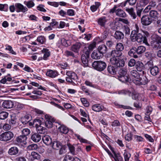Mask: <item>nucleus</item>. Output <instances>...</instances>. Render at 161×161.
Listing matches in <instances>:
<instances>
[{"instance_id":"obj_1","label":"nucleus","mask_w":161,"mask_h":161,"mask_svg":"<svg viewBox=\"0 0 161 161\" xmlns=\"http://www.w3.org/2000/svg\"><path fill=\"white\" fill-rule=\"evenodd\" d=\"M135 31L132 32L130 34V38L133 41H136L140 43L143 42L147 46L149 44L147 42V38L143 37V36L140 33L135 34Z\"/></svg>"},{"instance_id":"obj_2","label":"nucleus","mask_w":161,"mask_h":161,"mask_svg":"<svg viewBox=\"0 0 161 161\" xmlns=\"http://www.w3.org/2000/svg\"><path fill=\"white\" fill-rule=\"evenodd\" d=\"M92 66L96 70L101 71L106 68L107 64L105 62L102 61H95L92 64Z\"/></svg>"},{"instance_id":"obj_3","label":"nucleus","mask_w":161,"mask_h":161,"mask_svg":"<svg viewBox=\"0 0 161 161\" xmlns=\"http://www.w3.org/2000/svg\"><path fill=\"white\" fill-rule=\"evenodd\" d=\"M67 76L66 78V81L72 83V84H75V81H77L78 77L77 75L74 72L69 71L66 72Z\"/></svg>"},{"instance_id":"obj_4","label":"nucleus","mask_w":161,"mask_h":161,"mask_svg":"<svg viewBox=\"0 0 161 161\" xmlns=\"http://www.w3.org/2000/svg\"><path fill=\"white\" fill-rule=\"evenodd\" d=\"M14 134L10 131H6L0 135V140L7 142L11 140L14 137Z\"/></svg>"},{"instance_id":"obj_5","label":"nucleus","mask_w":161,"mask_h":161,"mask_svg":"<svg viewBox=\"0 0 161 161\" xmlns=\"http://www.w3.org/2000/svg\"><path fill=\"white\" fill-rule=\"evenodd\" d=\"M111 64L117 67H122L125 65V61L121 57L110 59Z\"/></svg>"},{"instance_id":"obj_6","label":"nucleus","mask_w":161,"mask_h":161,"mask_svg":"<svg viewBox=\"0 0 161 161\" xmlns=\"http://www.w3.org/2000/svg\"><path fill=\"white\" fill-rule=\"evenodd\" d=\"M45 125L48 128H51L53 126V123L55 121L54 118L48 115H45Z\"/></svg>"},{"instance_id":"obj_7","label":"nucleus","mask_w":161,"mask_h":161,"mask_svg":"<svg viewBox=\"0 0 161 161\" xmlns=\"http://www.w3.org/2000/svg\"><path fill=\"white\" fill-rule=\"evenodd\" d=\"M122 52H120L116 49L113 50L110 53V56L111 57L110 59L117 58L122 56Z\"/></svg>"},{"instance_id":"obj_8","label":"nucleus","mask_w":161,"mask_h":161,"mask_svg":"<svg viewBox=\"0 0 161 161\" xmlns=\"http://www.w3.org/2000/svg\"><path fill=\"white\" fill-rule=\"evenodd\" d=\"M158 36H155V39L152 41L151 42V46L155 50H157L161 48V45L160 44V41Z\"/></svg>"},{"instance_id":"obj_9","label":"nucleus","mask_w":161,"mask_h":161,"mask_svg":"<svg viewBox=\"0 0 161 161\" xmlns=\"http://www.w3.org/2000/svg\"><path fill=\"white\" fill-rule=\"evenodd\" d=\"M152 19L148 15L143 16L141 18V22L142 25H148L151 24Z\"/></svg>"},{"instance_id":"obj_10","label":"nucleus","mask_w":161,"mask_h":161,"mask_svg":"<svg viewBox=\"0 0 161 161\" xmlns=\"http://www.w3.org/2000/svg\"><path fill=\"white\" fill-rule=\"evenodd\" d=\"M134 82L136 85H145L146 84L148 81L147 79L145 76H143L142 78L140 77L137 79L134 80Z\"/></svg>"},{"instance_id":"obj_11","label":"nucleus","mask_w":161,"mask_h":161,"mask_svg":"<svg viewBox=\"0 0 161 161\" xmlns=\"http://www.w3.org/2000/svg\"><path fill=\"white\" fill-rule=\"evenodd\" d=\"M135 67L138 71L142 72L141 75H144V74L145 73L144 71L145 67L142 62L139 61L136 62V63Z\"/></svg>"},{"instance_id":"obj_12","label":"nucleus","mask_w":161,"mask_h":161,"mask_svg":"<svg viewBox=\"0 0 161 161\" xmlns=\"http://www.w3.org/2000/svg\"><path fill=\"white\" fill-rule=\"evenodd\" d=\"M15 7L17 9L16 10V11L17 12H22L23 13H25L28 10L27 8L24 6L23 5L20 3H16L15 4Z\"/></svg>"},{"instance_id":"obj_13","label":"nucleus","mask_w":161,"mask_h":161,"mask_svg":"<svg viewBox=\"0 0 161 161\" xmlns=\"http://www.w3.org/2000/svg\"><path fill=\"white\" fill-rule=\"evenodd\" d=\"M58 72L55 70L48 69L46 73V75L51 78H55L58 75Z\"/></svg>"},{"instance_id":"obj_14","label":"nucleus","mask_w":161,"mask_h":161,"mask_svg":"<svg viewBox=\"0 0 161 161\" xmlns=\"http://www.w3.org/2000/svg\"><path fill=\"white\" fill-rule=\"evenodd\" d=\"M114 36L117 40H121L124 38V34L123 32L117 30L115 31Z\"/></svg>"},{"instance_id":"obj_15","label":"nucleus","mask_w":161,"mask_h":161,"mask_svg":"<svg viewBox=\"0 0 161 161\" xmlns=\"http://www.w3.org/2000/svg\"><path fill=\"white\" fill-rule=\"evenodd\" d=\"M14 105V103L11 100H6L4 101L3 104V107L6 108H12Z\"/></svg>"},{"instance_id":"obj_16","label":"nucleus","mask_w":161,"mask_h":161,"mask_svg":"<svg viewBox=\"0 0 161 161\" xmlns=\"http://www.w3.org/2000/svg\"><path fill=\"white\" fill-rule=\"evenodd\" d=\"M19 149L16 147H13L10 148L8 150V153L11 156L15 155L19 153Z\"/></svg>"},{"instance_id":"obj_17","label":"nucleus","mask_w":161,"mask_h":161,"mask_svg":"<svg viewBox=\"0 0 161 161\" xmlns=\"http://www.w3.org/2000/svg\"><path fill=\"white\" fill-rule=\"evenodd\" d=\"M31 140L35 142H39L41 140V136L38 133H34L31 136Z\"/></svg>"},{"instance_id":"obj_18","label":"nucleus","mask_w":161,"mask_h":161,"mask_svg":"<svg viewBox=\"0 0 161 161\" xmlns=\"http://www.w3.org/2000/svg\"><path fill=\"white\" fill-rule=\"evenodd\" d=\"M27 139L26 136H20L17 137L16 139V144H19L21 143H23L25 144L26 143V141Z\"/></svg>"},{"instance_id":"obj_19","label":"nucleus","mask_w":161,"mask_h":161,"mask_svg":"<svg viewBox=\"0 0 161 161\" xmlns=\"http://www.w3.org/2000/svg\"><path fill=\"white\" fill-rule=\"evenodd\" d=\"M59 126L58 128V130L62 134H66L68 131V128L64 125L58 124Z\"/></svg>"},{"instance_id":"obj_20","label":"nucleus","mask_w":161,"mask_h":161,"mask_svg":"<svg viewBox=\"0 0 161 161\" xmlns=\"http://www.w3.org/2000/svg\"><path fill=\"white\" fill-rule=\"evenodd\" d=\"M43 142L47 145H51L52 143V139L48 135L44 136L42 137Z\"/></svg>"},{"instance_id":"obj_21","label":"nucleus","mask_w":161,"mask_h":161,"mask_svg":"<svg viewBox=\"0 0 161 161\" xmlns=\"http://www.w3.org/2000/svg\"><path fill=\"white\" fill-rule=\"evenodd\" d=\"M81 46V44L79 42L76 43L73 45L71 47V50L75 53H78L80 48Z\"/></svg>"},{"instance_id":"obj_22","label":"nucleus","mask_w":161,"mask_h":161,"mask_svg":"<svg viewBox=\"0 0 161 161\" xmlns=\"http://www.w3.org/2000/svg\"><path fill=\"white\" fill-rule=\"evenodd\" d=\"M136 54V47L132 48L128 52V54L130 56L135 58H138V56Z\"/></svg>"},{"instance_id":"obj_23","label":"nucleus","mask_w":161,"mask_h":161,"mask_svg":"<svg viewBox=\"0 0 161 161\" xmlns=\"http://www.w3.org/2000/svg\"><path fill=\"white\" fill-rule=\"evenodd\" d=\"M51 144L52 147L55 149L58 150L61 147L62 144L60 142L58 141H56L53 142Z\"/></svg>"},{"instance_id":"obj_24","label":"nucleus","mask_w":161,"mask_h":161,"mask_svg":"<svg viewBox=\"0 0 161 161\" xmlns=\"http://www.w3.org/2000/svg\"><path fill=\"white\" fill-rule=\"evenodd\" d=\"M98 50L102 54L105 53L107 51V48L104 44L100 45L98 48Z\"/></svg>"},{"instance_id":"obj_25","label":"nucleus","mask_w":161,"mask_h":161,"mask_svg":"<svg viewBox=\"0 0 161 161\" xmlns=\"http://www.w3.org/2000/svg\"><path fill=\"white\" fill-rule=\"evenodd\" d=\"M130 73L132 78L135 79L134 80L138 79L140 76L139 74L136 70H131Z\"/></svg>"},{"instance_id":"obj_26","label":"nucleus","mask_w":161,"mask_h":161,"mask_svg":"<svg viewBox=\"0 0 161 161\" xmlns=\"http://www.w3.org/2000/svg\"><path fill=\"white\" fill-rule=\"evenodd\" d=\"M106 22V18L104 16L99 18L97 20L98 24L102 27H104Z\"/></svg>"},{"instance_id":"obj_27","label":"nucleus","mask_w":161,"mask_h":161,"mask_svg":"<svg viewBox=\"0 0 161 161\" xmlns=\"http://www.w3.org/2000/svg\"><path fill=\"white\" fill-rule=\"evenodd\" d=\"M103 106L100 104H96L93 105L92 107V109L96 112H100L103 109Z\"/></svg>"},{"instance_id":"obj_28","label":"nucleus","mask_w":161,"mask_h":161,"mask_svg":"<svg viewBox=\"0 0 161 161\" xmlns=\"http://www.w3.org/2000/svg\"><path fill=\"white\" fill-rule=\"evenodd\" d=\"M150 72L152 75L156 76L158 74L159 69L158 67L157 66H154L151 68Z\"/></svg>"},{"instance_id":"obj_29","label":"nucleus","mask_w":161,"mask_h":161,"mask_svg":"<svg viewBox=\"0 0 161 161\" xmlns=\"http://www.w3.org/2000/svg\"><path fill=\"white\" fill-rule=\"evenodd\" d=\"M37 132L41 134H44L47 131V130L45 127L40 125L37 126L36 128Z\"/></svg>"},{"instance_id":"obj_30","label":"nucleus","mask_w":161,"mask_h":161,"mask_svg":"<svg viewBox=\"0 0 161 161\" xmlns=\"http://www.w3.org/2000/svg\"><path fill=\"white\" fill-rule=\"evenodd\" d=\"M42 53L44 54L43 59L46 60L50 55V52L47 48H44L42 51Z\"/></svg>"},{"instance_id":"obj_31","label":"nucleus","mask_w":161,"mask_h":161,"mask_svg":"<svg viewBox=\"0 0 161 161\" xmlns=\"http://www.w3.org/2000/svg\"><path fill=\"white\" fill-rule=\"evenodd\" d=\"M116 15L120 17L124 18L126 16V14L124 11L121 9H118L115 11Z\"/></svg>"},{"instance_id":"obj_32","label":"nucleus","mask_w":161,"mask_h":161,"mask_svg":"<svg viewBox=\"0 0 161 161\" xmlns=\"http://www.w3.org/2000/svg\"><path fill=\"white\" fill-rule=\"evenodd\" d=\"M150 16L155 20L158 19V14L157 11L155 10H151L149 13Z\"/></svg>"},{"instance_id":"obj_33","label":"nucleus","mask_w":161,"mask_h":161,"mask_svg":"<svg viewBox=\"0 0 161 161\" xmlns=\"http://www.w3.org/2000/svg\"><path fill=\"white\" fill-rule=\"evenodd\" d=\"M108 72L111 74L114 75L116 73L117 69L114 66H108L107 68Z\"/></svg>"},{"instance_id":"obj_34","label":"nucleus","mask_w":161,"mask_h":161,"mask_svg":"<svg viewBox=\"0 0 161 161\" xmlns=\"http://www.w3.org/2000/svg\"><path fill=\"white\" fill-rule=\"evenodd\" d=\"M101 54L99 51H94L91 55L92 58L96 59H100L101 57Z\"/></svg>"},{"instance_id":"obj_35","label":"nucleus","mask_w":161,"mask_h":161,"mask_svg":"<svg viewBox=\"0 0 161 161\" xmlns=\"http://www.w3.org/2000/svg\"><path fill=\"white\" fill-rule=\"evenodd\" d=\"M126 10L129 13L131 17L133 18V19H135L136 18V15L135 13L134 12L133 8H127L126 9Z\"/></svg>"},{"instance_id":"obj_36","label":"nucleus","mask_w":161,"mask_h":161,"mask_svg":"<svg viewBox=\"0 0 161 161\" xmlns=\"http://www.w3.org/2000/svg\"><path fill=\"white\" fill-rule=\"evenodd\" d=\"M136 53L138 54H141L145 52L146 48L143 46H140L136 48Z\"/></svg>"},{"instance_id":"obj_37","label":"nucleus","mask_w":161,"mask_h":161,"mask_svg":"<svg viewBox=\"0 0 161 161\" xmlns=\"http://www.w3.org/2000/svg\"><path fill=\"white\" fill-rule=\"evenodd\" d=\"M119 80L123 82H125L129 81L130 78L126 75H120L118 77Z\"/></svg>"},{"instance_id":"obj_38","label":"nucleus","mask_w":161,"mask_h":161,"mask_svg":"<svg viewBox=\"0 0 161 161\" xmlns=\"http://www.w3.org/2000/svg\"><path fill=\"white\" fill-rule=\"evenodd\" d=\"M30 116L27 115L21 118V121L24 124H25L28 122L30 120Z\"/></svg>"},{"instance_id":"obj_39","label":"nucleus","mask_w":161,"mask_h":161,"mask_svg":"<svg viewBox=\"0 0 161 161\" xmlns=\"http://www.w3.org/2000/svg\"><path fill=\"white\" fill-rule=\"evenodd\" d=\"M89 57H87L85 56L84 55H82L81 56V60L83 64H84V66H87L88 63V59Z\"/></svg>"},{"instance_id":"obj_40","label":"nucleus","mask_w":161,"mask_h":161,"mask_svg":"<svg viewBox=\"0 0 161 161\" xmlns=\"http://www.w3.org/2000/svg\"><path fill=\"white\" fill-rule=\"evenodd\" d=\"M24 3L28 8H31L35 5V3L32 0L25 1Z\"/></svg>"},{"instance_id":"obj_41","label":"nucleus","mask_w":161,"mask_h":161,"mask_svg":"<svg viewBox=\"0 0 161 161\" xmlns=\"http://www.w3.org/2000/svg\"><path fill=\"white\" fill-rule=\"evenodd\" d=\"M114 156H113V158L115 161H122L123 159L122 157L119 154H116L114 152Z\"/></svg>"},{"instance_id":"obj_42","label":"nucleus","mask_w":161,"mask_h":161,"mask_svg":"<svg viewBox=\"0 0 161 161\" xmlns=\"http://www.w3.org/2000/svg\"><path fill=\"white\" fill-rule=\"evenodd\" d=\"M46 38L44 36H39L37 38V41L41 44L44 43L46 42Z\"/></svg>"},{"instance_id":"obj_43","label":"nucleus","mask_w":161,"mask_h":161,"mask_svg":"<svg viewBox=\"0 0 161 161\" xmlns=\"http://www.w3.org/2000/svg\"><path fill=\"white\" fill-rule=\"evenodd\" d=\"M8 114L6 112L3 111L0 113V119L4 120L8 116Z\"/></svg>"},{"instance_id":"obj_44","label":"nucleus","mask_w":161,"mask_h":161,"mask_svg":"<svg viewBox=\"0 0 161 161\" xmlns=\"http://www.w3.org/2000/svg\"><path fill=\"white\" fill-rule=\"evenodd\" d=\"M116 49L122 52V51L124 49L123 45L121 42L117 43L116 46Z\"/></svg>"},{"instance_id":"obj_45","label":"nucleus","mask_w":161,"mask_h":161,"mask_svg":"<svg viewBox=\"0 0 161 161\" xmlns=\"http://www.w3.org/2000/svg\"><path fill=\"white\" fill-rule=\"evenodd\" d=\"M118 93L121 95H128L129 96H130L131 92L128 90H123L119 91Z\"/></svg>"},{"instance_id":"obj_46","label":"nucleus","mask_w":161,"mask_h":161,"mask_svg":"<svg viewBox=\"0 0 161 161\" xmlns=\"http://www.w3.org/2000/svg\"><path fill=\"white\" fill-rule=\"evenodd\" d=\"M125 152L124 153V156L125 158V161H129V158L131 156V154L130 153L126 151L125 150Z\"/></svg>"},{"instance_id":"obj_47","label":"nucleus","mask_w":161,"mask_h":161,"mask_svg":"<svg viewBox=\"0 0 161 161\" xmlns=\"http://www.w3.org/2000/svg\"><path fill=\"white\" fill-rule=\"evenodd\" d=\"M41 121L39 119H35L33 121V126L37 127V126H39L40 125H41Z\"/></svg>"},{"instance_id":"obj_48","label":"nucleus","mask_w":161,"mask_h":161,"mask_svg":"<svg viewBox=\"0 0 161 161\" xmlns=\"http://www.w3.org/2000/svg\"><path fill=\"white\" fill-rule=\"evenodd\" d=\"M23 136H27L29 135L31 132L30 130L27 128L23 129L22 131Z\"/></svg>"},{"instance_id":"obj_49","label":"nucleus","mask_w":161,"mask_h":161,"mask_svg":"<svg viewBox=\"0 0 161 161\" xmlns=\"http://www.w3.org/2000/svg\"><path fill=\"white\" fill-rule=\"evenodd\" d=\"M68 146L71 153L73 155H75V147L70 144H68Z\"/></svg>"},{"instance_id":"obj_50","label":"nucleus","mask_w":161,"mask_h":161,"mask_svg":"<svg viewBox=\"0 0 161 161\" xmlns=\"http://www.w3.org/2000/svg\"><path fill=\"white\" fill-rule=\"evenodd\" d=\"M81 101L84 106L86 107H88L89 106V104L85 98H82L80 99Z\"/></svg>"},{"instance_id":"obj_51","label":"nucleus","mask_w":161,"mask_h":161,"mask_svg":"<svg viewBox=\"0 0 161 161\" xmlns=\"http://www.w3.org/2000/svg\"><path fill=\"white\" fill-rule=\"evenodd\" d=\"M91 52L89 49L85 48L84 49L83 54L82 55H84L86 57H89Z\"/></svg>"},{"instance_id":"obj_52","label":"nucleus","mask_w":161,"mask_h":161,"mask_svg":"<svg viewBox=\"0 0 161 161\" xmlns=\"http://www.w3.org/2000/svg\"><path fill=\"white\" fill-rule=\"evenodd\" d=\"M74 160L73 157L69 155H66L64 157L63 161H73Z\"/></svg>"},{"instance_id":"obj_53","label":"nucleus","mask_w":161,"mask_h":161,"mask_svg":"<svg viewBox=\"0 0 161 161\" xmlns=\"http://www.w3.org/2000/svg\"><path fill=\"white\" fill-rule=\"evenodd\" d=\"M124 32L126 35H129L130 32V30L129 28L127 25H124L123 27Z\"/></svg>"},{"instance_id":"obj_54","label":"nucleus","mask_w":161,"mask_h":161,"mask_svg":"<svg viewBox=\"0 0 161 161\" xmlns=\"http://www.w3.org/2000/svg\"><path fill=\"white\" fill-rule=\"evenodd\" d=\"M120 124L119 121L117 120H115L112 122L111 124V125L114 127L119 126Z\"/></svg>"},{"instance_id":"obj_55","label":"nucleus","mask_w":161,"mask_h":161,"mask_svg":"<svg viewBox=\"0 0 161 161\" xmlns=\"http://www.w3.org/2000/svg\"><path fill=\"white\" fill-rule=\"evenodd\" d=\"M127 70L125 68L121 69L119 71V74L120 75H125L127 73Z\"/></svg>"},{"instance_id":"obj_56","label":"nucleus","mask_w":161,"mask_h":161,"mask_svg":"<svg viewBox=\"0 0 161 161\" xmlns=\"http://www.w3.org/2000/svg\"><path fill=\"white\" fill-rule=\"evenodd\" d=\"M33 158L34 160L35 159H38L40 158V155L36 152H32L31 153Z\"/></svg>"},{"instance_id":"obj_57","label":"nucleus","mask_w":161,"mask_h":161,"mask_svg":"<svg viewBox=\"0 0 161 161\" xmlns=\"http://www.w3.org/2000/svg\"><path fill=\"white\" fill-rule=\"evenodd\" d=\"M75 135L81 142L85 143L87 142V141L81 137L80 135L77 134H75Z\"/></svg>"},{"instance_id":"obj_58","label":"nucleus","mask_w":161,"mask_h":161,"mask_svg":"<svg viewBox=\"0 0 161 161\" xmlns=\"http://www.w3.org/2000/svg\"><path fill=\"white\" fill-rule=\"evenodd\" d=\"M75 135L81 142L85 143L87 142V141L81 137L80 135L77 134H75Z\"/></svg>"},{"instance_id":"obj_59","label":"nucleus","mask_w":161,"mask_h":161,"mask_svg":"<svg viewBox=\"0 0 161 161\" xmlns=\"http://www.w3.org/2000/svg\"><path fill=\"white\" fill-rule=\"evenodd\" d=\"M75 135L81 142L85 143L87 142V141L81 137L80 135L77 134H75Z\"/></svg>"},{"instance_id":"obj_60","label":"nucleus","mask_w":161,"mask_h":161,"mask_svg":"<svg viewBox=\"0 0 161 161\" xmlns=\"http://www.w3.org/2000/svg\"><path fill=\"white\" fill-rule=\"evenodd\" d=\"M139 96L138 93L136 92H133L131 94L132 98L133 99L137 100Z\"/></svg>"},{"instance_id":"obj_61","label":"nucleus","mask_w":161,"mask_h":161,"mask_svg":"<svg viewBox=\"0 0 161 161\" xmlns=\"http://www.w3.org/2000/svg\"><path fill=\"white\" fill-rule=\"evenodd\" d=\"M26 158L29 161H34V158H33L31 154H30L29 153H27L26 155Z\"/></svg>"},{"instance_id":"obj_62","label":"nucleus","mask_w":161,"mask_h":161,"mask_svg":"<svg viewBox=\"0 0 161 161\" xmlns=\"http://www.w3.org/2000/svg\"><path fill=\"white\" fill-rule=\"evenodd\" d=\"M126 140L130 141L132 139V134L131 133L127 134L125 137Z\"/></svg>"},{"instance_id":"obj_63","label":"nucleus","mask_w":161,"mask_h":161,"mask_svg":"<svg viewBox=\"0 0 161 161\" xmlns=\"http://www.w3.org/2000/svg\"><path fill=\"white\" fill-rule=\"evenodd\" d=\"M96 43L95 42L91 44L88 47V49L91 51H92L93 48L96 47Z\"/></svg>"},{"instance_id":"obj_64","label":"nucleus","mask_w":161,"mask_h":161,"mask_svg":"<svg viewBox=\"0 0 161 161\" xmlns=\"http://www.w3.org/2000/svg\"><path fill=\"white\" fill-rule=\"evenodd\" d=\"M3 128L5 130H8L11 128V126L9 124H6L3 126Z\"/></svg>"}]
</instances>
